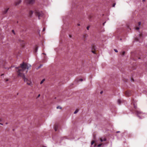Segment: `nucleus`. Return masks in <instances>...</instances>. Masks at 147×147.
I'll return each instance as SVG.
<instances>
[{
	"instance_id": "obj_1",
	"label": "nucleus",
	"mask_w": 147,
	"mask_h": 147,
	"mask_svg": "<svg viewBox=\"0 0 147 147\" xmlns=\"http://www.w3.org/2000/svg\"><path fill=\"white\" fill-rule=\"evenodd\" d=\"M30 66H29L27 63H23L20 64V66L16 68V71L17 72V74L18 76L22 77L24 79L25 82H26L27 84L32 86V84L30 80H28L25 78L24 75V72L26 73L28 71L29 67Z\"/></svg>"
},
{
	"instance_id": "obj_2",
	"label": "nucleus",
	"mask_w": 147,
	"mask_h": 147,
	"mask_svg": "<svg viewBox=\"0 0 147 147\" xmlns=\"http://www.w3.org/2000/svg\"><path fill=\"white\" fill-rule=\"evenodd\" d=\"M34 13L35 15L38 17L39 19H40V18L42 17L43 15V14L42 11H39L37 9L35 10Z\"/></svg>"
},
{
	"instance_id": "obj_3",
	"label": "nucleus",
	"mask_w": 147,
	"mask_h": 147,
	"mask_svg": "<svg viewBox=\"0 0 147 147\" xmlns=\"http://www.w3.org/2000/svg\"><path fill=\"white\" fill-rule=\"evenodd\" d=\"M35 0H25V2L28 4L32 5L34 3Z\"/></svg>"
},
{
	"instance_id": "obj_4",
	"label": "nucleus",
	"mask_w": 147,
	"mask_h": 147,
	"mask_svg": "<svg viewBox=\"0 0 147 147\" xmlns=\"http://www.w3.org/2000/svg\"><path fill=\"white\" fill-rule=\"evenodd\" d=\"M96 46L94 45H92V52L94 54H96Z\"/></svg>"
},
{
	"instance_id": "obj_5",
	"label": "nucleus",
	"mask_w": 147,
	"mask_h": 147,
	"mask_svg": "<svg viewBox=\"0 0 147 147\" xmlns=\"http://www.w3.org/2000/svg\"><path fill=\"white\" fill-rule=\"evenodd\" d=\"M132 94V92L129 90L126 91L125 92V94L126 96H130Z\"/></svg>"
},
{
	"instance_id": "obj_6",
	"label": "nucleus",
	"mask_w": 147,
	"mask_h": 147,
	"mask_svg": "<svg viewBox=\"0 0 147 147\" xmlns=\"http://www.w3.org/2000/svg\"><path fill=\"white\" fill-rule=\"evenodd\" d=\"M135 112L138 116H139L140 115H141L142 113V112L138 110H136Z\"/></svg>"
},
{
	"instance_id": "obj_7",
	"label": "nucleus",
	"mask_w": 147,
	"mask_h": 147,
	"mask_svg": "<svg viewBox=\"0 0 147 147\" xmlns=\"http://www.w3.org/2000/svg\"><path fill=\"white\" fill-rule=\"evenodd\" d=\"M21 1H22L21 0H17V1L15 2V5H19L21 3Z\"/></svg>"
},
{
	"instance_id": "obj_8",
	"label": "nucleus",
	"mask_w": 147,
	"mask_h": 147,
	"mask_svg": "<svg viewBox=\"0 0 147 147\" xmlns=\"http://www.w3.org/2000/svg\"><path fill=\"white\" fill-rule=\"evenodd\" d=\"M59 125L58 124H55L54 125V128L55 131H56L57 130V129Z\"/></svg>"
},
{
	"instance_id": "obj_9",
	"label": "nucleus",
	"mask_w": 147,
	"mask_h": 147,
	"mask_svg": "<svg viewBox=\"0 0 147 147\" xmlns=\"http://www.w3.org/2000/svg\"><path fill=\"white\" fill-rule=\"evenodd\" d=\"M9 9V8H6L3 11V14H6L8 11V10Z\"/></svg>"
},
{
	"instance_id": "obj_10",
	"label": "nucleus",
	"mask_w": 147,
	"mask_h": 147,
	"mask_svg": "<svg viewBox=\"0 0 147 147\" xmlns=\"http://www.w3.org/2000/svg\"><path fill=\"white\" fill-rule=\"evenodd\" d=\"M33 11L32 10H30V11L29 14V16H30L31 17L32 16V15L33 14Z\"/></svg>"
},
{
	"instance_id": "obj_11",
	"label": "nucleus",
	"mask_w": 147,
	"mask_h": 147,
	"mask_svg": "<svg viewBox=\"0 0 147 147\" xmlns=\"http://www.w3.org/2000/svg\"><path fill=\"white\" fill-rule=\"evenodd\" d=\"M106 140V138H104L103 139L102 138H100V141L101 142H102L103 141H105Z\"/></svg>"
},
{
	"instance_id": "obj_12",
	"label": "nucleus",
	"mask_w": 147,
	"mask_h": 147,
	"mask_svg": "<svg viewBox=\"0 0 147 147\" xmlns=\"http://www.w3.org/2000/svg\"><path fill=\"white\" fill-rule=\"evenodd\" d=\"M134 99H133V101H132V103H133V105H134V108L135 109H136V108L137 106H136V105L135 104H134Z\"/></svg>"
},
{
	"instance_id": "obj_13",
	"label": "nucleus",
	"mask_w": 147,
	"mask_h": 147,
	"mask_svg": "<svg viewBox=\"0 0 147 147\" xmlns=\"http://www.w3.org/2000/svg\"><path fill=\"white\" fill-rule=\"evenodd\" d=\"M88 36L87 34H85L83 35V38H85Z\"/></svg>"
},
{
	"instance_id": "obj_14",
	"label": "nucleus",
	"mask_w": 147,
	"mask_h": 147,
	"mask_svg": "<svg viewBox=\"0 0 147 147\" xmlns=\"http://www.w3.org/2000/svg\"><path fill=\"white\" fill-rule=\"evenodd\" d=\"M45 79H43L40 82V84H42L43 82L45 81Z\"/></svg>"
},
{
	"instance_id": "obj_15",
	"label": "nucleus",
	"mask_w": 147,
	"mask_h": 147,
	"mask_svg": "<svg viewBox=\"0 0 147 147\" xmlns=\"http://www.w3.org/2000/svg\"><path fill=\"white\" fill-rule=\"evenodd\" d=\"M79 111V110L78 109H76L75 111L74 112V114H76V113H77L78 111Z\"/></svg>"
},
{
	"instance_id": "obj_16",
	"label": "nucleus",
	"mask_w": 147,
	"mask_h": 147,
	"mask_svg": "<svg viewBox=\"0 0 147 147\" xmlns=\"http://www.w3.org/2000/svg\"><path fill=\"white\" fill-rule=\"evenodd\" d=\"M117 102H118V104L119 105H120L121 103V101L120 100H119V99L118 100Z\"/></svg>"
},
{
	"instance_id": "obj_17",
	"label": "nucleus",
	"mask_w": 147,
	"mask_h": 147,
	"mask_svg": "<svg viewBox=\"0 0 147 147\" xmlns=\"http://www.w3.org/2000/svg\"><path fill=\"white\" fill-rule=\"evenodd\" d=\"M57 109H61L62 107H60V106H58L57 107Z\"/></svg>"
},
{
	"instance_id": "obj_18",
	"label": "nucleus",
	"mask_w": 147,
	"mask_h": 147,
	"mask_svg": "<svg viewBox=\"0 0 147 147\" xmlns=\"http://www.w3.org/2000/svg\"><path fill=\"white\" fill-rule=\"evenodd\" d=\"M38 49V47H36L35 49V52H36L37 51Z\"/></svg>"
},
{
	"instance_id": "obj_19",
	"label": "nucleus",
	"mask_w": 147,
	"mask_h": 147,
	"mask_svg": "<svg viewBox=\"0 0 147 147\" xmlns=\"http://www.w3.org/2000/svg\"><path fill=\"white\" fill-rule=\"evenodd\" d=\"M102 144H99L98 145V147H100L102 145Z\"/></svg>"
},
{
	"instance_id": "obj_20",
	"label": "nucleus",
	"mask_w": 147,
	"mask_h": 147,
	"mask_svg": "<svg viewBox=\"0 0 147 147\" xmlns=\"http://www.w3.org/2000/svg\"><path fill=\"white\" fill-rule=\"evenodd\" d=\"M95 142L94 141H93L92 142H91V145H92Z\"/></svg>"
},
{
	"instance_id": "obj_21",
	"label": "nucleus",
	"mask_w": 147,
	"mask_h": 147,
	"mask_svg": "<svg viewBox=\"0 0 147 147\" xmlns=\"http://www.w3.org/2000/svg\"><path fill=\"white\" fill-rule=\"evenodd\" d=\"M125 51H123L122 52V55H124L125 54Z\"/></svg>"
},
{
	"instance_id": "obj_22",
	"label": "nucleus",
	"mask_w": 147,
	"mask_h": 147,
	"mask_svg": "<svg viewBox=\"0 0 147 147\" xmlns=\"http://www.w3.org/2000/svg\"><path fill=\"white\" fill-rule=\"evenodd\" d=\"M83 79L81 78V79H80L78 81L82 82L83 81Z\"/></svg>"
},
{
	"instance_id": "obj_23",
	"label": "nucleus",
	"mask_w": 147,
	"mask_h": 147,
	"mask_svg": "<svg viewBox=\"0 0 147 147\" xmlns=\"http://www.w3.org/2000/svg\"><path fill=\"white\" fill-rule=\"evenodd\" d=\"M12 32H13V33L14 34H15V32H14V30H12Z\"/></svg>"
},
{
	"instance_id": "obj_24",
	"label": "nucleus",
	"mask_w": 147,
	"mask_h": 147,
	"mask_svg": "<svg viewBox=\"0 0 147 147\" xmlns=\"http://www.w3.org/2000/svg\"><path fill=\"white\" fill-rule=\"evenodd\" d=\"M139 28L138 27H137L136 28V29L137 30H139Z\"/></svg>"
},
{
	"instance_id": "obj_25",
	"label": "nucleus",
	"mask_w": 147,
	"mask_h": 147,
	"mask_svg": "<svg viewBox=\"0 0 147 147\" xmlns=\"http://www.w3.org/2000/svg\"><path fill=\"white\" fill-rule=\"evenodd\" d=\"M115 3H114L113 5V7H114L115 6Z\"/></svg>"
},
{
	"instance_id": "obj_26",
	"label": "nucleus",
	"mask_w": 147,
	"mask_h": 147,
	"mask_svg": "<svg viewBox=\"0 0 147 147\" xmlns=\"http://www.w3.org/2000/svg\"><path fill=\"white\" fill-rule=\"evenodd\" d=\"M114 51H115L116 52H118V51H117V49H114Z\"/></svg>"
},
{
	"instance_id": "obj_27",
	"label": "nucleus",
	"mask_w": 147,
	"mask_h": 147,
	"mask_svg": "<svg viewBox=\"0 0 147 147\" xmlns=\"http://www.w3.org/2000/svg\"><path fill=\"white\" fill-rule=\"evenodd\" d=\"M139 37H141L142 36V34H140L139 35Z\"/></svg>"
},
{
	"instance_id": "obj_28",
	"label": "nucleus",
	"mask_w": 147,
	"mask_h": 147,
	"mask_svg": "<svg viewBox=\"0 0 147 147\" xmlns=\"http://www.w3.org/2000/svg\"><path fill=\"white\" fill-rule=\"evenodd\" d=\"M140 24H141L140 22H138V25L139 26L140 25Z\"/></svg>"
},
{
	"instance_id": "obj_29",
	"label": "nucleus",
	"mask_w": 147,
	"mask_h": 147,
	"mask_svg": "<svg viewBox=\"0 0 147 147\" xmlns=\"http://www.w3.org/2000/svg\"><path fill=\"white\" fill-rule=\"evenodd\" d=\"M89 26H87V30H89Z\"/></svg>"
},
{
	"instance_id": "obj_30",
	"label": "nucleus",
	"mask_w": 147,
	"mask_h": 147,
	"mask_svg": "<svg viewBox=\"0 0 147 147\" xmlns=\"http://www.w3.org/2000/svg\"><path fill=\"white\" fill-rule=\"evenodd\" d=\"M45 30V28H44L42 30V31L44 32Z\"/></svg>"
},
{
	"instance_id": "obj_31",
	"label": "nucleus",
	"mask_w": 147,
	"mask_h": 147,
	"mask_svg": "<svg viewBox=\"0 0 147 147\" xmlns=\"http://www.w3.org/2000/svg\"><path fill=\"white\" fill-rule=\"evenodd\" d=\"M40 96V94H39L38 96V97H37V98L39 97Z\"/></svg>"
},
{
	"instance_id": "obj_32",
	"label": "nucleus",
	"mask_w": 147,
	"mask_h": 147,
	"mask_svg": "<svg viewBox=\"0 0 147 147\" xmlns=\"http://www.w3.org/2000/svg\"><path fill=\"white\" fill-rule=\"evenodd\" d=\"M136 41H139V40H138V39L137 38H136Z\"/></svg>"
},
{
	"instance_id": "obj_33",
	"label": "nucleus",
	"mask_w": 147,
	"mask_h": 147,
	"mask_svg": "<svg viewBox=\"0 0 147 147\" xmlns=\"http://www.w3.org/2000/svg\"><path fill=\"white\" fill-rule=\"evenodd\" d=\"M8 80H9L8 79H7L6 80V82H7V81H8Z\"/></svg>"
},
{
	"instance_id": "obj_34",
	"label": "nucleus",
	"mask_w": 147,
	"mask_h": 147,
	"mask_svg": "<svg viewBox=\"0 0 147 147\" xmlns=\"http://www.w3.org/2000/svg\"><path fill=\"white\" fill-rule=\"evenodd\" d=\"M69 36L70 38L71 37V35H70V34L69 35Z\"/></svg>"
},
{
	"instance_id": "obj_35",
	"label": "nucleus",
	"mask_w": 147,
	"mask_h": 147,
	"mask_svg": "<svg viewBox=\"0 0 147 147\" xmlns=\"http://www.w3.org/2000/svg\"><path fill=\"white\" fill-rule=\"evenodd\" d=\"M2 120V119H0V121H1Z\"/></svg>"
},
{
	"instance_id": "obj_36",
	"label": "nucleus",
	"mask_w": 147,
	"mask_h": 147,
	"mask_svg": "<svg viewBox=\"0 0 147 147\" xmlns=\"http://www.w3.org/2000/svg\"><path fill=\"white\" fill-rule=\"evenodd\" d=\"M77 25L78 26H80V24H78Z\"/></svg>"
},
{
	"instance_id": "obj_37",
	"label": "nucleus",
	"mask_w": 147,
	"mask_h": 147,
	"mask_svg": "<svg viewBox=\"0 0 147 147\" xmlns=\"http://www.w3.org/2000/svg\"><path fill=\"white\" fill-rule=\"evenodd\" d=\"M102 92H103L102 91L100 92V93L101 94L102 93Z\"/></svg>"
},
{
	"instance_id": "obj_38",
	"label": "nucleus",
	"mask_w": 147,
	"mask_h": 147,
	"mask_svg": "<svg viewBox=\"0 0 147 147\" xmlns=\"http://www.w3.org/2000/svg\"><path fill=\"white\" fill-rule=\"evenodd\" d=\"M42 66V65H40V66H39V67H38V68H39L40 67H41V66Z\"/></svg>"
},
{
	"instance_id": "obj_39",
	"label": "nucleus",
	"mask_w": 147,
	"mask_h": 147,
	"mask_svg": "<svg viewBox=\"0 0 147 147\" xmlns=\"http://www.w3.org/2000/svg\"><path fill=\"white\" fill-rule=\"evenodd\" d=\"M0 124L2 125H3V123H0Z\"/></svg>"
},
{
	"instance_id": "obj_40",
	"label": "nucleus",
	"mask_w": 147,
	"mask_h": 147,
	"mask_svg": "<svg viewBox=\"0 0 147 147\" xmlns=\"http://www.w3.org/2000/svg\"><path fill=\"white\" fill-rule=\"evenodd\" d=\"M105 22H104V23H103V26H104V24H105Z\"/></svg>"
},
{
	"instance_id": "obj_41",
	"label": "nucleus",
	"mask_w": 147,
	"mask_h": 147,
	"mask_svg": "<svg viewBox=\"0 0 147 147\" xmlns=\"http://www.w3.org/2000/svg\"><path fill=\"white\" fill-rule=\"evenodd\" d=\"M42 147H47L45 146H43Z\"/></svg>"
},
{
	"instance_id": "obj_42",
	"label": "nucleus",
	"mask_w": 147,
	"mask_h": 147,
	"mask_svg": "<svg viewBox=\"0 0 147 147\" xmlns=\"http://www.w3.org/2000/svg\"><path fill=\"white\" fill-rule=\"evenodd\" d=\"M3 75H4V74H2L1 75V76H3Z\"/></svg>"
},
{
	"instance_id": "obj_43",
	"label": "nucleus",
	"mask_w": 147,
	"mask_h": 147,
	"mask_svg": "<svg viewBox=\"0 0 147 147\" xmlns=\"http://www.w3.org/2000/svg\"><path fill=\"white\" fill-rule=\"evenodd\" d=\"M145 0H142L143 1H145Z\"/></svg>"
},
{
	"instance_id": "obj_44",
	"label": "nucleus",
	"mask_w": 147,
	"mask_h": 147,
	"mask_svg": "<svg viewBox=\"0 0 147 147\" xmlns=\"http://www.w3.org/2000/svg\"><path fill=\"white\" fill-rule=\"evenodd\" d=\"M5 124H8V123H5Z\"/></svg>"
},
{
	"instance_id": "obj_45",
	"label": "nucleus",
	"mask_w": 147,
	"mask_h": 147,
	"mask_svg": "<svg viewBox=\"0 0 147 147\" xmlns=\"http://www.w3.org/2000/svg\"><path fill=\"white\" fill-rule=\"evenodd\" d=\"M132 80H133V81H134V80L133 79H132Z\"/></svg>"
}]
</instances>
